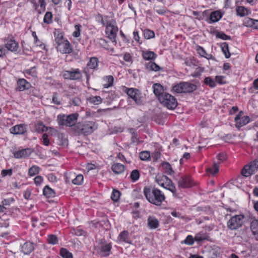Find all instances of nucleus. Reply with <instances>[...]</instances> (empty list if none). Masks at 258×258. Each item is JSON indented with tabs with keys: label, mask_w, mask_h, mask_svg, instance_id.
Returning a JSON list of instances; mask_svg holds the SVG:
<instances>
[{
	"label": "nucleus",
	"mask_w": 258,
	"mask_h": 258,
	"mask_svg": "<svg viewBox=\"0 0 258 258\" xmlns=\"http://www.w3.org/2000/svg\"><path fill=\"white\" fill-rule=\"evenodd\" d=\"M97 128V124L93 121H84L77 123L75 130L79 134L90 135Z\"/></svg>",
	"instance_id": "obj_2"
},
{
	"label": "nucleus",
	"mask_w": 258,
	"mask_h": 258,
	"mask_svg": "<svg viewBox=\"0 0 258 258\" xmlns=\"http://www.w3.org/2000/svg\"><path fill=\"white\" fill-rule=\"evenodd\" d=\"M8 50L6 48V47H4L3 45H0V57H4L6 56V54L8 53Z\"/></svg>",
	"instance_id": "obj_56"
},
{
	"label": "nucleus",
	"mask_w": 258,
	"mask_h": 258,
	"mask_svg": "<svg viewBox=\"0 0 258 258\" xmlns=\"http://www.w3.org/2000/svg\"><path fill=\"white\" fill-rule=\"evenodd\" d=\"M114 79L112 76H107L104 77V81L106 82L103 86L104 88H108L112 86Z\"/></svg>",
	"instance_id": "obj_29"
},
{
	"label": "nucleus",
	"mask_w": 258,
	"mask_h": 258,
	"mask_svg": "<svg viewBox=\"0 0 258 258\" xmlns=\"http://www.w3.org/2000/svg\"><path fill=\"white\" fill-rule=\"evenodd\" d=\"M78 114L73 113L68 115L60 114L57 116V122L59 125H66L72 126L77 121Z\"/></svg>",
	"instance_id": "obj_3"
},
{
	"label": "nucleus",
	"mask_w": 258,
	"mask_h": 258,
	"mask_svg": "<svg viewBox=\"0 0 258 258\" xmlns=\"http://www.w3.org/2000/svg\"><path fill=\"white\" fill-rule=\"evenodd\" d=\"M162 179L164 180V186L170 185L169 184L173 183L172 181L166 176L162 175Z\"/></svg>",
	"instance_id": "obj_62"
},
{
	"label": "nucleus",
	"mask_w": 258,
	"mask_h": 258,
	"mask_svg": "<svg viewBox=\"0 0 258 258\" xmlns=\"http://www.w3.org/2000/svg\"><path fill=\"white\" fill-rule=\"evenodd\" d=\"M123 59L126 62L132 63V58L131 54L129 53H125L123 55Z\"/></svg>",
	"instance_id": "obj_64"
},
{
	"label": "nucleus",
	"mask_w": 258,
	"mask_h": 258,
	"mask_svg": "<svg viewBox=\"0 0 258 258\" xmlns=\"http://www.w3.org/2000/svg\"><path fill=\"white\" fill-rule=\"evenodd\" d=\"M160 102L169 109H174L177 105L176 99L174 97L167 93H164L159 97Z\"/></svg>",
	"instance_id": "obj_5"
},
{
	"label": "nucleus",
	"mask_w": 258,
	"mask_h": 258,
	"mask_svg": "<svg viewBox=\"0 0 258 258\" xmlns=\"http://www.w3.org/2000/svg\"><path fill=\"white\" fill-rule=\"evenodd\" d=\"M32 36L33 37H34V40H35V44L36 45V46H39L41 48H43L44 49L45 48V46L44 44H43L42 43V42L38 39L37 35H36V33L35 32H32Z\"/></svg>",
	"instance_id": "obj_46"
},
{
	"label": "nucleus",
	"mask_w": 258,
	"mask_h": 258,
	"mask_svg": "<svg viewBox=\"0 0 258 258\" xmlns=\"http://www.w3.org/2000/svg\"><path fill=\"white\" fill-rule=\"evenodd\" d=\"M5 46L8 51L16 52L19 48V43L12 37H8L5 39Z\"/></svg>",
	"instance_id": "obj_8"
},
{
	"label": "nucleus",
	"mask_w": 258,
	"mask_h": 258,
	"mask_svg": "<svg viewBox=\"0 0 258 258\" xmlns=\"http://www.w3.org/2000/svg\"><path fill=\"white\" fill-rule=\"evenodd\" d=\"M102 23L103 25H105V32L106 34L108 35V38L114 41L118 31V28L116 26V22L114 20L111 19L107 20L106 22L104 23L102 19Z\"/></svg>",
	"instance_id": "obj_4"
},
{
	"label": "nucleus",
	"mask_w": 258,
	"mask_h": 258,
	"mask_svg": "<svg viewBox=\"0 0 258 258\" xmlns=\"http://www.w3.org/2000/svg\"><path fill=\"white\" fill-rule=\"evenodd\" d=\"M15 200L13 198H10L7 199H5L2 201L3 205L4 206H9L12 203L14 202Z\"/></svg>",
	"instance_id": "obj_59"
},
{
	"label": "nucleus",
	"mask_w": 258,
	"mask_h": 258,
	"mask_svg": "<svg viewBox=\"0 0 258 258\" xmlns=\"http://www.w3.org/2000/svg\"><path fill=\"white\" fill-rule=\"evenodd\" d=\"M120 192L117 190H113L111 196V199L114 201L117 202L120 197Z\"/></svg>",
	"instance_id": "obj_49"
},
{
	"label": "nucleus",
	"mask_w": 258,
	"mask_h": 258,
	"mask_svg": "<svg viewBox=\"0 0 258 258\" xmlns=\"http://www.w3.org/2000/svg\"><path fill=\"white\" fill-rule=\"evenodd\" d=\"M39 170L40 168L39 167L33 166L29 170V175L30 176H33L39 173Z\"/></svg>",
	"instance_id": "obj_38"
},
{
	"label": "nucleus",
	"mask_w": 258,
	"mask_h": 258,
	"mask_svg": "<svg viewBox=\"0 0 258 258\" xmlns=\"http://www.w3.org/2000/svg\"><path fill=\"white\" fill-rule=\"evenodd\" d=\"M42 142L45 146H48L49 144V140L48 138V135L46 134H44L42 135Z\"/></svg>",
	"instance_id": "obj_63"
},
{
	"label": "nucleus",
	"mask_w": 258,
	"mask_h": 258,
	"mask_svg": "<svg viewBox=\"0 0 258 258\" xmlns=\"http://www.w3.org/2000/svg\"><path fill=\"white\" fill-rule=\"evenodd\" d=\"M83 176L82 174L78 175L76 178L73 180L72 182L74 184L80 185L83 181Z\"/></svg>",
	"instance_id": "obj_47"
},
{
	"label": "nucleus",
	"mask_w": 258,
	"mask_h": 258,
	"mask_svg": "<svg viewBox=\"0 0 258 258\" xmlns=\"http://www.w3.org/2000/svg\"><path fill=\"white\" fill-rule=\"evenodd\" d=\"M221 48L224 54H225V57L228 58L231 56V54L229 52L228 44L226 42H223L221 44Z\"/></svg>",
	"instance_id": "obj_30"
},
{
	"label": "nucleus",
	"mask_w": 258,
	"mask_h": 258,
	"mask_svg": "<svg viewBox=\"0 0 258 258\" xmlns=\"http://www.w3.org/2000/svg\"><path fill=\"white\" fill-rule=\"evenodd\" d=\"M140 176L139 172L137 170H134L131 173L130 177L134 181L137 180Z\"/></svg>",
	"instance_id": "obj_51"
},
{
	"label": "nucleus",
	"mask_w": 258,
	"mask_h": 258,
	"mask_svg": "<svg viewBox=\"0 0 258 258\" xmlns=\"http://www.w3.org/2000/svg\"><path fill=\"white\" fill-rule=\"evenodd\" d=\"M148 225L150 229H156L159 226V221L156 218L150 216L148 219Z\"/></svg>",
	"instance_id": "obj_23"
},
{
	"label": "nucleus",
	"mask_w": 258,
	"mask_h": 258,
	"mask_svg": "<svg viewBox=\"0 0 258 258\" xmlns=\"http://www.w3.org/2000/svg\"><path fill=\"white\" fill-rule=\"evenodd\" d=\"M43 195L47 198L54 197L55 196V191L53 189L46 185L43 188Z\"/></svg>",
	"instance_id": "obj_26"
},
{
	"label": "nucleus",
	"mask_w": 258,
	"mask_h": 258,
	"mask_svg": "<svg viewBox=\"0 0 258 258\" xmlns=\"http://www.w3.org/2000/svg\"><path fill=\"white\" fill-rule=\"evenodd\" d=\"M48 128L46 127L42 123H39L36 127V131L38 132H43L47 131Z\"/></svg>",
	"instance_id": "obj_54"
},
{
	"label": "nucleus",
	"mask_w": 258,
	"mask_h": 258,
	"mask_svg": "<svg viewBox=\"0 0 258 258\" xmlns=\"http://www.w3.org/2000/svg\"><path fill=\"white\" fill-rule=\"evenodd\" d=\"M153 89L155 95L158 96V98L160 95L164 94V93H163V88L162 85L159 84H154L153 85Z\"/></svg>",
	"instance_id": "obj_24"
},
{
	"label": "nucleus",
	"mask_w": 258,
	"mask_h": 258,
	"mask_svg": "<svg viewBox=\"0 0 258 258\" xmlns=\"http://www.w3.org/2000/svg\"><path fill=\"white\" fill-rule=\"evenodd\" d=\"M254 20L249 18H245L243 21V25L246 27H252L254 25Z\"/></svg>",
	"instance_id": "obj_43"
},
{
	"label": "nucleus",
	"mask_w": 258,
	"mask_h": 258,
	"mask_svg": "<svg viewBox=\"0 0 258 258\" xmlns=\"http://www.w3.org/2000/svg\"><path fill=\"white\" fill-rule=\"evenodd\" d=\"M81 25H76L75 26V31L73 33V36L75 37H78L80 36Z\"/></svg>",
	"instance_id": "obj_53"
},
{
	"label": "nucleus",
	"mask_w": 258,
	"mask_h": 258,
	"mask_svg": "<svg viewBox=\"0 0 258 258\" xmlns=\"http://www.w3.org/2000/svg\"><path fill=\"white\" fill-rule=\"evenodd\" d=\"M208 238V236L206 233L201 232L196 234L195 236V240L198 242H201L203 240H207Z\"/></svg>",
	"instance_id": "obj_32"
},
{
	"label": "nucleus",
	"mask_w": 258,
	"mask_h": 258,
	"mask_svg": "<svg viewBox=\"0 0 258 258\" xmlns=\"http://www.w3.org/2000/svg\"><path fill=\"white\" fill-rule=\"evenodd\" d=\"M243 218L242 215H236L232 217L227 222L228 228L232 230L239 228L242 224Z\"/></svg>",
	"instance_id": "obj_7"
},
{
	"label": "nucleus",
	"mask_w": 258,
	"mask_h": 258,
	"mask_svg": "<svg viewBox=\"0 0 258 258\" xmlns=\"http://www.w3.org/2000/svg\"><path fill=\"white\" fill-rule=\"evenodd\" d=\"M111 248V245L110 243L101 246L100 247L99 254L101 256H107L109 254Z\"/></svg>",
	"instance_id": "obj_18"
},
{
	"label": "nucleus",
	"mask_w": 258,
	"mask_h": 258,
	"mask_svg": "<svg viewBox=\"0 0 258 258\" xmlns=\"http://www.w3.org/2000/svg\"><path fill=\"white\" fill-rule=\"evenodd\" d=\"M194 182L190 177L186 175L182 176L178 181V186L179 188H185L192 186Z\"/></svg>",
	"instance_id": "obj_11"
},
{
	"label": "nucleus",
	"mask_w": 258,
	"mask_h": 258,
	"mask_svg": "<svg viewBox=\"0 0 258 258\" xmlns=\"http://www.w3.org/2000/svg\"><path fill=\"white\" fill-rule=\"evenodd\" d=\"M26 73L33 77H36L37 76V72L35 68H32L30 70H27Z\"/></svg>",
	"instance_id": "obj_61"
},
{
	"label": "nucleus",
	"mask_w": 258,
	"mask_h": 258,
	"mask_svg": "<svg viewBox=\"0 0 258 258\" xmlns=\"http://www.w3.org/2000/svg\"><path fill=\"white\" fill-rule=\"evenodd\" d=\"M98 60L96 57H92L90 58L88 66L92 69L96 68L98 66Z\"/></svg>",
	"instance_id": "obj_34"
},
{
	"label": "nucleus",
	"mask_w": 258,
	"mask_h": 258,
	"mask_svg": "<svg viewBox=\"0 0 258 258\" xmlns=\"http://www.w3.org/2000/svg\"><path fill=\"white\" fill-rule=\"evenodd\" d=\"M128 232L127 231H123L120 232L118 236V240L120 241L129 243L128 242Z\"/></svg>",
	"instance_id": "obj_31"
},
{
	"label": "nucleus",
	"mask_w": 258,
	"mask_h": 258,
	"mask_svg": "<svg viewBox=\"0 0 258 258\" xmlns=\"http://www.w3.org/2000/svg\"><path fill=\"white\" fill-rule=\"evenodd\" d=\"M250 228L253 234H258V220H253L251 222Z\"/></svg>",
	"instance_id": "obj_33"
},
{
	"label": "nucleus",
	"mask_w": 258,
	"mask_h": 258,
	"mask_svg": "<svg viewBox=\"0 0 258 258\" xmlns=\"http://www.w3.org/2000/svg\"><path fill=\"white\" fill-rule=\"evenodd\" d=\"M17 90L19 91H23L31 87V84L24 79H20L17 81Z\"/></svg>",
	"instance_id": "obj_15"
},
{
	"label": "nucleus",
	"mask_w": 258,
	"mask_h": 258,
	"mask_svg": "<svg viewBox=\"0 0 258 258\" xmlns=\"http://www.w3.org/2000/svg\"><path fill=\"white\" fill-rule=\"evenodd\" d=\"M207 171L212 173L213 174H216L219 171V165L217 163H215L212 168H209Z\"/></svg>",
	"instance_id": "obj_50"
},
{
	"label": "nucleus",
	"mask_w": 258,
	"mask_h": 258,
	"mask_svg": "<svg viewBox=\"0 0 258 258\" xmlns=\"http://www.w3.org/2000/svg\"><path fill=\"white\" fill-rule=\"evenodd\" d=\"M21 249L25 254H29L34 250V245L32 242H26L22 246Z\"/></svg>",
	"instance_id": "obj_16"
},
{
	"label": "nucleus",
	"mask_w": 258,
	"mask_h": 258,
	"mask_svg": "<svg viewBox=\"0 0 258 258\" xmlns=\"http://www.w3.org/2000/svg\"><path fill=\"white\" fill-rule=\"evenodd\" d=\"M184 242L187 245H192L194 243V240L192 236L191 235H188L184 240Z\"/></svg>",
	"instance_id": "obj_55"
},
{
	"label": "nucleus",
	"mask_w": 258,
	"mask_h": 258,
	"mask_svg": "<svg viewBox=\"0 0 258 258\" xmlns=\"http://www.w3.org/2000/svg\"><path fill=\"white\" fill-rule=\"evenodd\" d=\"M162 167L165 173L169 175H172L174 173L171 165L168 162H163L162 163Z\"/></svg>",
	"instance_id": "obj_28"
},
{
	"label": "nucleus",
	"mask_w": 258,
	"mask_h": 258,
	"mask_svg": "<svg viewBox=\"0 0 258 258\" xmlns=\"http://www.w3.org/2000/svg\"><path fill=\"white\" fill-rule=\"evenodd\" d=\"M237 14L241 17L247 15L249 13V10L243 6H239L236 9Z\"/></svg>",
	"instance_id": "obj_27"
},
{
	"label": "nucleus",
	"mask_w": 258,
	"mask_h": 258,
	"mask_svg": "<svg viewBox=\"0 0 258 258\" xmlns=\"http://www.w3.org/2000/svg\"><path fill=\"white\" fill-rule=\"evenodd\" d=\"M197 51H198L199 54L201 56L205 57L206 58H208V57L206 56V55L207 54L206 52V51L204 50V49L203 47H202L201 46H199L197 48Z\"/></svg>",
	"instance_id": "obj_60"
},
{
	"label": "nucleus",
	"mask_w": 258,
	"mask_h": 258,
	"mask_svg": "<svg viewBox=\"0 0 258 258\" xmlns=\"http://www.w3.org/2000/svg\"><path fill=\"white\" fill-rule=\"evenodd\" d=\"M111 170L116 174H121L124 170V166L120 163H114L111 166Z\"/></svg>",
	"instance_id": "obj_20"
},
{
	"label": "nucleus",
	"mask_w": 258,
	"mask_h": 258,
	"mask_svg": "<svg viewBox=\"0 0 258 258\" xmlns=\"http://www.w3.org/2000/svg\"><path fill=\"white\" fill-rule=\"evenodd\" d=\"M204 83L205 84L209 85L211 88H214L216 86L215 82L209 77L205 78Z\"/></svg>",
	"instance_id": "obj_42"
},
{
	"label": "nucleus",
	"mask_w": 258,
	"mask_h": 258,
	"mask_svg": "<svg viewBox=\"0 0 258 258\" xmlns=\"http://www.w3.org/2000/svg\"><path fill=\"white\" fill-rule=\"evenodd\" d=\"M66 40H67L63 39V36L61 34H58L55 39L57 46H59V44L62 43L63 41Z\"/></svg>",
	"instance_id": "obj_58"
},
{
	"label": "nucleus",
	"mask_w": 258,
	"mask_h": 258,
	"mask_svg": "<svg viewBox=\"0 0 258 258\" xmlns=\"http://www.w3.org/2000/svg\"><path fill=\"white\" fill-rule=\"evenodd\" d=\"M243 111H240L235 117V121L236 122L235 126L237 128H240L246 125L250 121V118L248 116H243Z\"/></svg>",
	"instance_id": "obj_10"
},
{
	"label": "nucleus",
	"mask_w": 258,
	"mask_h": 258,
	"mask_svg": "<svg viewBox=\"0 0 258 258\" xmlns=\"http://www.w3.org/2000/svg\"><path fill=\"white\" fill-rule=\"evenodd\" d=\"M66 40H67L63 39V36L61 34H58L55 39L57 46H59V44L62 43L63 41Z\"/></svg>",
	"instance_id": "obj_57"
},
{
	"label": "nucleus",
	"mask_w": 258,
	"mask_h": 258,
	"mask_svg": "<svg viewBox=\"0 0 258 258\" xmlns=\"http://www.w3.org/2000/svg\"><path fill=\"white\" fill-rule=\"evenodd\" d=\"M183 92H192L196 90L197 86L189 82H182Z\"/></svg>",
	"instance_id": "obj_19"
},
{
	"label": "nucleus",
	"mask_w": 258,
	"mask_h": 258,
	"mask_svg": "<svg viewBox=\"0 0 258 258\" xmlns=\"http://www.w3.org/2000/svg\"><path fill=\"white\" fill-rule=\"evenodd\" d=\"M47 241L49 243L56 244L58 242V238L55 235H49L47 237Z\"/></svg>",
	"instance_id": "obj_40"
},
{
	"label": "nucleus",
	"mask_w": 258,
	"mask_h": 258,
	"mask_svg": "<svg viewBox=\"0 0 258 258\" xmlns=\"http://www.w3.org/2000/svg\"><path fill=\"white\" fill-rule=\"evenodd\" d=\"M142 56L145 60H154L157 57V54L153 51H143L142 52Z\"/></svg>",
	"instance_id": "obj_21"
},
{
	"label": "nucleus",
	"mask_w": 258,
	"mask_h": 258,
	"mask_svg": "<svg viewBox=\"0 0 258 258\" xmlns=\"http://www.w3.org/2000/svg\"><path fill=\"white\" fill-rule=\"evenodd\" d=\"M30 154L29 149H22L14 153V156L16 158H23L27 157Z\"/></svg>",
	"instance_id": "obj_17"
},
{
	"label": "nucleus",
	"mask_w": 258,
	"mask_h": 258,
	"mask_svg": "<svg viewBox=\"0 0 258 258\" xmlns=\"http://www.w3.org/2000/svg\"><path fill=\"white\" fill-rule=\"evenodd\" d=\"M57 50L62 54L70 53L73 51V48L70 43L67 40L63 41L62 43L56 46Z\"/></svg>",
	"instance_id": "obj_12"
},
{
	"label": "nucleus",
	"mask_w": 258,
	"mask_h": 258,
	"mask_svg": "<svg viewBox=\"0 0 258 258\" xmlns=\"http://www.w3.org/2000/svg\"><path fill=\"white\" fill-rule=\"evenodd\" d=\"M60 253L63 258H73L72 253L66 248H61Z\"/></svg>",
	"instance_id": "obj_37"
},
{
	"label": "nucleus",
	"mask_w": 258,
	"mask_h": 258,
	"mask_svg": "<svg viewBox=\"0 0 258 258\" xmlns=\"http://www.w3.org/2000/svg\"><path fill=\"white\" fill-rule=\"evenodd\" d=\"M146 68L151 71L157 72L162 70L163 69L154 62L150 61L145 65Z\"/></svg>",
	"instance_id": "obj_22"
},
{
	"label": "nucleus",
	"mask_w": 258,
	"mask_h": 258,
	"mask_svg": "<svg viewBox=\"0 0 258 258\" xmlns=\"http://www.w3.org/2000/svg\"><path fill=\"white\" fill-rule=\"evenodd\" d=\"M63 76L65 79L75 80L80 79L82 77V74L78 69H76L64 71Z\"/></svg>",
	"instance_id": "obj_9"
},
{
	"label": "nucleus",
	"mask_w": 258,
	"mask_h": 258,
	"mask_svg": "<svg viewBox=\"0 0 258 258\" xmlns=\"http://www.w3.org/2000/svg\"><path fill=\"white\" fill-rule=\"evenodd\" d=\"M170 185H167L164 187L172 192L174 196H176V189L173 183L170 184Z\"/></svg>",
	"instance_id": "obj_52"
},
{
	"label": "nucleus",
	"mask_w": 258,
	"mask_h": 258,
	"mask_svg": "<svg viewBox=\"0 0 258 258\" xmlns=\"http://www.w3.org/2000/svg\"><path fill=\"white\" fill-rule=\"evenodd\" d=\"M150 157V152L148 151H142L140 153V158L143 161L148 160Z\"/></svg>",
	"instance_id": "obj_48"
},
{
	"label": "nucleus",
	"mask_w": 258,
	"mask_h": 258,
	"mask_svg": "<svg viewBox=\"0 0 258 258\" xmlns=\"http://www.w3.org/2000/svg\"><path fill=\"white\" fill-rule=\"evenodd\" d=\"M144 36L146 39H149L154 37L155 34L153 31H151L149 29H146L144 31Z\"/></svg>",
	"instance_id": "obj_44"
},
{
	"label": "nucleus",
	"mask_w": 258,
	"mask_h": 258,
	"mask_svg": "<svg viewBox=\"0 0 258 258\" xmlns=\"http://www.w3.org/2000/svg\"><path fill=\"white\" fill-rule=\"evenodd\" d=\"M221 17L222 14L219 11H214L211 14L210 20L211 22H216L218 21Z\"/></svg>",
	"instance_id": "obj_25"
},
{
	"label": "nucleus",
	"mask_w": 258,
	"mask_h": 258,
	"mask_svg": "<svg viewBox=\"0 0 258 258\" xmlns=\"http://www.w3.org/2000/svg\"><path fill=\"white\" fill-rule=\"evenodd\" d=\"M207 11L203 12H199L197 11H193L192 14L196 17V18L199 20H202L207 16Z\"/></svg>",
	"instance_id": "obj_35"
},
{
	"label": "nucleus",
	"mask_w": 258,
	"mask_h": 258,
	"mask_svg": "<svg viewBox=\"0 0 258 258\" xmlns=\"http://www.w3.org/2000/svg\"><path fill=\"white\" fill-rule=\"evenodd\" d=\"M10 133L14 135H24L27 132V125L25 124H17L10 130Z\"/></svg>",
	"instance_id": "obj_13"
},
{
	"label": "nucleus",
	"mask_w": 258,
	"mask_h": 258,
	"mask_svg": "<svg viewBox=\"0 0 258 258\" xmlns=\"http://www.w3.org/2000/svg\"><path fill=\"white\" fill-rule=\"evenodd\" d=\"M258 169V161L254 160L246 165L241 170L242 175L245 177L253 174Z\"/></svg>",
	"instance_id": "obj_6"
},
{
	"label": "nucleus",
	"mask_w": 258,
	"mask_h": 258,
	"mask_svg": "<svg viewBox=\"0 0 258 258\" xmlns=\"http://www.w3.org/2000/svg\"><path fill=\"white\" fill-rule=\"evenodd\" d=\"M130 131L132 135V142L134 144H138L140 143L139 138L138 137L137 134L135 133L133 128H130Z\"/></svg>",
	"instance_id": "obj_39"
},
{
	"label": "nucleus",
	"mask_w": 258,
	"mask_h": 258,
	"mask_svg": "<svg viewBox=\"0 0 258 258\" xmlns=\"http://www.w3.org/2000/svg\"><path fill=\"white\" fill-rule=\"evenodd\" d=\"M172 89L174 92L178 93L183 92L182 82H180L179 84L175 85L173 87Z\"/></svg>",
	"instance_id": "obj_41"
},
{
	"label": "nucleus",
	"mask_w": 258,
	"mask_h": 258,
	"mask_svg": "<svg viewBox=\"0 0 258 258\" xmlns=\"http://www.w3.org/2000/svg\"><path fill=\"white\" fill-rule=\"evenodd\" d=\"M143 193L149 202L156 206L161 205L165 199L164 194L155 187L145 186Z\"/></svg>",
	"instance_id": "obj_1"
},
{
	"label": "nucleus",
	"mask_w": 258,
	"mask_h": 258,
	"mask_svg": "<svg viewBox=\"0 0 258 258\" xmlns=\"http://www.w3.org/2000/svg\"><path fill=\"white\" fill-rule=\"evenodd\" d=\"M52 15L51 12H47L44 15L43 22L46 24H50L52 22Z\"/></svg>",
	"instance_id": "obj_45"
},
{
	"label": "nucleus",
	"mask_w": 258,
	"mask_h": 258,
	"mask_svg": "<svg viewBox=\"0 0 258 258\" xmlns=\"http://www.w3.org/2000/svg\"><path fill=\"white\" fill-rule=\"evenodd\" d=\"M89 100L90 102L95 105H98L102 101V98L99 96H92L89 98Z\"/></svg>",
	"instance_id": "obj_36"
},
{
	"label": "nucleus",
	"mask_w": 258,
	"mask_h": 258,
	"mask_svg": "<svg viewBox=\"0 0 258 258\" xmlns=\"http://www.w3.org/2000/svg\"><path fill=\"white\" fill-rule=\"evenodd\" d=\"M127 94L128 96L134 99L136 103L139 104L142 103L140 97V93L139 90L134 88H130L127 89Z\"/></svg>",
	"instance_id": "obj_14"
}]
</instances>
